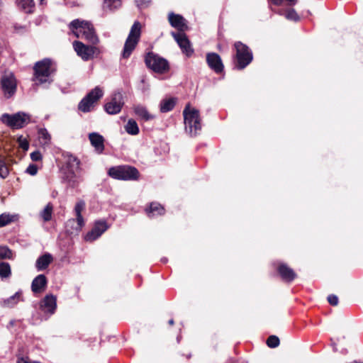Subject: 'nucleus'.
Returning a JSON list of instances; mask_svg holds the SVG:
<instances>
[{"instance_id": "1", "label": "nucleus", "mask_w": 363, "mask_h": 363, "mask_svg": "<svg viewBox=\"0 0 363 363\" xmlns=\"http://www.w3.org/2000/svg\"><path fill=\"white\" fill-rule=\"evenodd\" d=\"M69 28L77 38L86 40L92 44H96L99 41L94 27L89 21L74 20L70 23Z\"/></svg>"}, {"instance_id": "2", "label": "nucleus", "mask_w": 363, "mask_h": 363, "mask_svg": "<svg viewBox=\"0 0 363 363\" xmlns=\"http://www.w3.org/2000/svg\"><path fill=\"white\" fill-rule=\"evenodd\" d=\"M183 116L185 131L191 136L197 135L202 127L199 111L187 104L183 111Z\"/></svg>"}, {"instance_id": "3", "label": "nucleus", "mask_w": 363, "mask_h": 363, "mask_svg": "<svg viewBox=\"0 0 363 363\" xmlns=\"http://www.w3.org/2000/svg\"><path fill=\"white\" fill-rule=\"evenodd\" d=\"M0 121L12 129H20L30 123V116L22 111L13 114L4 113L1 116Z\"/></svg>"}, {"instance_id": "4", "label": "nucleus", "mask_w": 363, "mask_h": 363, "mask_svg": "<svg viewBox=\"0 0 363 363\" xmlns=\"http://www.w3.org/2000/svg\"><path fill=\"white\" fill-rule=\"evenodd\" d=\"M141 28V24L138 21H135L132 26L122 52L123 58H128L135 50L140 38Z\"/></svg>"}, {"instance_id": "5", "label": "nucleus", "mask_w": 363, "mask_h": 363, "mask_svg": "<svg viewBox=\"0 0 363 363\" xmlns=\"http://www.w3.org/2000/svg\"><path fill=\"white\" fill-rule=\"evenodd\" d=\"M104 96V90L99 86H96L91 90L79 103L78 109L83 113L91 112L98 101Z\"/></svg>"}, {"instance_id": "6", "label": "nucleus", "mask_w": 363, "mask_h": 363, "mask_svg": "<svg viewBox=\"0 0 363 363\" xmlns=\"http://www.w3.org/2000/svg\"><path fill=\"white\" fill-rule=\"evenodd\" d=\"M234 47L236 51L235 67L242 69L252 62V53L246 45L240 41L235 43Z\"/></svg>"}, {"instance_id": "7", "label": "nucleus", "mask_w": 363, "mask_h": 363, "mask_svg": "<svg viewBox=\"0 0 363 363\" xmlns=\"http://www.w3.org/2000/svg\"><path fill=\"white\" fill-rule=\"evenodd\" d=\"M108 174L113 179L121 180H136L139 177V172L130 166H118L108 169Z\"/></svg>"}, {"instance_id": "8", "label": "nucleus", "mask_w": 363, "mask_h": 363, "mask_svg": "<svg viewBox=\"0 0 363 363\" xmlns=\"http://www.w3.org/2000/svg\"><path fill=\"white\" fill-rule=\"evenodd\" d=\"M52 72L51 61L44 59L35 63L34 67V80L40 84L50 82V75Z\"/></svg>"}, {"instance_id": "9", "label": "nucleus", "mask_w": 363, "mask_h": 363, "mask_svg": "<svg viewBox=\"0 0 363 363\" xmlns=\"http://www.w3.org/2000/svg\"><path fill=\"white\" fill-rule=\"evenodd\" d=\"M147 66L157 73H164L169 69L167 60L153 53H148L145 57Z\"/></svg>"}, {"instance_id": "10", "label": "nucleus", "mask_w": 363, "mask_h": 363, "mask_svg": "<svg viewBox=\"0 0 363 363\" xmlns=\"http://www.w3.org/2000/svg\"><path fill=\"white\" fill-rule=\"evenodd\" d=\"M73 47L77 54L84 61L89 60L99 54L97 48L86 45L80 41H74Z\"/></svg>"}, {"instance_id": "11", "label": "nucleus", "mask_w": 363, "mask_h": 363, "mask_svg": "<svg viewBox=\"0 0 363 363\" xmlns=\"http://www.w3.org/2000/svg\"><path fill=\"white\" fill-rule=\"evenodd\" d=\"M124 105L123 94L120 91L113 93L111 99L104 105V109L108 114L118 113Z\"/></svg>"}, {"instance_id": "12", "label": "nucleus", "mask_w": 363, "mask_h": 363, "mask_svg": "<svg viewBox=\"0 0 363 363\" xmlns=\"http://www.w3.org/2000/svg\"><path fill=\"white\" fill-rule=\"evenodd\" d=\"M79 160L73 155H68L67 159V167L70 169V172L66 176V179L69 185L72 187H75L79 184V180L74 174V171L79 167Z\"/></svg>"}, {"instance_id": "13", "label": "nucleus", "mask_w": 363, "mask_h": 363, "mask_svg": "<svg viewBox=\"0 0 363 363\" xmlns=\"http://www.w3.org/2000/svg\"><path fill=\"white\" fill-rule=\"evenodd\" d=\"M57 308V298L52 294L46 295L40 302V309L47 317L54 314Z\"/></svg>"}, {"instance_id": "14", "label": "nucleus", "mask_w": 363, "mask_h": 363, "mask_svg": "<svg viewBox=\"0 0 363 363\" xmlns=\"http://www.w3.org/2000/svg\"><path fill=\"white\" fill-rule=\"evenodd\" d=\"M172 35L174 37L184 53L187 56H190L193 53L194 50L191 48L190 42L184 33L172 32Z\"/></svg>"}, {"instance_id": "15", "label": "nucleus", "mask_w": 363, "mask_h": 363, "mask_svg": "<svg viewBox=\"0 0 363 363\" xmlns=\"http://www.w3.org/2000/svg\"><path fill=\"white\" fill-rule=\"evenodd\" d=\"M107 229L108 225L106 221H97L92 230L86 235L85 240L89 242L94 241L99 238Z\"/></svg>"}, {"instance_id": "16", "label": "nucleus", "mask_w": 363, "mask_h": 363, "mask_svg": "<svg viewBox=\"0 0 363 363\" xmlns=\"http://www.w3.org/2000/svg\"><path fill=\"white\" fill-rule=\"evenodd\" d=\"M1 86L5 96L7 98L11 97L16 89V82L13 74L5 76L1 80Z\"/></svg>"}, {"instance_id": "17", "label": "nucleus", "mask_w": 363, "mask_h": 363, "mask_svg": "<svg viewBox=\"0 0 363 363\" xmlns=\"http://www.w3.org/2000/svg\"><path fill=\"white\" fill-rule=\"evenodd\" d=\"M206 61L210 68L214 70L216 73H220L223 71V65L218 54L214 52L208 53L206 55Z\"/></svg>"}, {"instance_id": "18", "label": "nucleus", "mask_w": 363, "mask_h": 363, "mask_svg": "<svg viewBox=\"0 0 363 363\" xmlns=\"http://www.w3.org/2000/svg\"><path fill=\"white\" fill-rule=\"evenodd\" d=\"M48 280L44 274L38 275L32 281L31 289L33 293H42L47 286Z\"/></svg>"}, {"instance_id": "19", "label": "nucleus", "mask_w": 363, "mask_h": 363, "mask_svg": "<svg viewBox=\"0 0 363 363\" xmlns=\"http://www.w3.org/2000/svg\"><path fill=\"white\" fill-rule=\"evenodd\" d=\"M168 19L171 26L179 31H184L187 28L185 19L179 14L170 13Z\"/></svg>"}, {"instance_id": "20", "label": "nucleus", "mask_w": 363, "mask_h": 363, "mask_svg": "<svg viewBox=\"0 0 363 363\" xmlns=\"http://www.w3.org/2000/svg\"><path fill=\"white\" fill-rule=\"evenodd\" d=\"M89 139L91 145L95 148V150L98 153H101L104 150V137L97 133H91L89 135Z\"/></svg>"}, {"instance_id": "21", "label": "nucleus", "mask_w": 363, "mask_h": 363, "mask_svg": "<svg viewBox=\"0 0 363 363\" xmlns=\"http://www.w3.org/2000/svg\"><path fill=\"white\" fill-rule=\"evenodd\" d=\"M278 271L281 278L286 281H291L296 277L294 270L285 264H281L278 267Z\"/></svg>"}, {"instance_id": "22", "label": "nucleus", "mask_w": 363, "mask_h": 363, "mask_svg": "<svg viewBox=\"0 0 363 363\" xmlns=\"http://www.w3.org/2000/svg\"><path fill=\"white\" fill-rule=\"evenodd\" d=\"M52 260V256L50 253H45L38 258L35 262V267L38 271L44 270L48 268Z\"/></svg>"}, {"instance_id": "23", "label": "nucleus", "mask_w": 363, "mask_h": 363, "mask_svg": "<svg viewBox=\"0 0 363 363\" xmlns=\"http://www.w3.org/2000/svg\"><path fill=\"white\" fill-rule=\"evenodd\" d=\"M135 113L145 121H147L154 118V116L149 113L147 108L141 105H137L134 107Z\"/></svg>"}, {"instance_id": "24", "label": "nucleus", "mask_w": 363, "mask_h": 363, "mask_svg": "<svg viewBox=\"0 0 363 363\" xmlns=\"http://www.w3.org/2000/svg\"><path fill=\"white\" fill-rule=\"evenodd\" d=\"M147 214L149 217H155L162 215L164 213V208L158 203H152L149 208L146 209Z\"/></svg>"}, {"instance_id": "25", "label": "nucleus", "mask_w": 363, "mask_h": 363, "mask_svg": "<svg viewBox=\"0 0 363 363\" xmlns=\"http://www.w3.org/2000/svg\"><path fill=\"white\" fill-rule=\"evenodd\" d=\"M17 5L20 9L28 13H32L35 7L33 0H17Z\"/></svg>"}, {"instance_id": "26", "label": "nucleus", "mask_w": 363, "mask_h": 363, "mask_svg": "<svg viewBox=\"0 0 363 363\" xmlns=\"http://www.w3.org/2000/svg\"><path fill=\"white\" fill-rule=\"evenodd\" d=\"M21 300V292L18 291L14 295L4 299L2 306L4 307L11 308L16 305Z\"/></svg>"}, {"instance_id": "27", "label": "nucleus", "mask_w": 363, "mask_h": 363, "mask_svg": "<svg viewBox=\"0 0 363 363\" xmlns=\"http://www.w3.org/2000/svg\"><path fill=\"white\" fill-rule=\"evenodd\" d=\"M278 13L281 16H284L287 20L298 21L300 19L299 16L297 14L294 9H289L287 10H279Z\"/></svg>"}, {"instance_id": "28", "label": "nucleus", "mask_w": 363, "mask_h": 363, "mask_svg": "<svg viewBox=\"0 0 363 363\" xmlns=\"http://www.w3.org/2000/svg\"><path fill=\"white\" fill-rule=\"evenodd\" d=\"M38 134L39 142L43 146H46L50 144L51 136L45 128H40Z\"/></svg>"}, {"instance_id": "29", "label": "nucleus", "mask_w": 363, "mask_h": 363, "mask_svg": "<svg viewBox=\"0 0 363 363\" xmlns=\"http://www.w3.org/2000/svg\"><path fill=\"white\" fill-rule=\"evenodd\" d=\"M53 212V205L51 203H48L45 208L40 211V216L44 222L50 221L52 218Z\"/></svg>"}, {"instance_id": "30", "label": "nucleus", "mask_w": 363, "mask_h": 363, "mask_svg": "<svg viewBox=\"0 0 363 363\" xmlns=\"http://www.w3.org/2000/svg\"><path fill=\"white\" fill-rule=\"evenodd\" d=\"M176 104L175 99L173 98L166 99L160 103V111L166 113L173 109Z\"/></svg>"}, {"instance_id": "31", "label": "nucleus", "mask_w": 363, "mask_h": 363, "mask_svg": "<svg viewBox=\"0 0 363 363\" xmlns=\"http://www.w3.org/2000/svg\"><path fill=\"white\" fill-rule=\"evenodd\" d=\"M125 131L132 135H138L139 133V128L137 123L133 120L130 119L127 124L125 126Z\"/></svg>"}, {"instance_id": "32", "label": "nucleus", "mask_w": 363, "mask_h": 363, "mask_svg": "<svg viewBox=\"0 0 363 363\" xmlns=\"http://www.w3.org/2000/svg\"><path fill=\"white\" fill-rule=\"evenodd\" d=\"M11 275V266L8 262H2L0 263V277L6 279Z\"/></svg>"}, {"instance_id": "33", "label": "nucleus", "mask_w": 363, "mask_h": 363, "mask_svg": "<svg viewBox=\"0 0 363 363\" xmlns=\"http://www.w3.org/2000/svg\"><path fill=\"white\" fill-rule=\"evenodd\" d=\"M13 258V252L12 251L6 246L0 245V259H12Z\"/></svg>"}, {"instance_id": "34", "label": "nucleus", "mask_w": 363, "mask_h": 363, "mask_svg": "<svg viewBox=\"0 0 363 363\" xmlns=\"http://www.w3.org/2000/svg\"><path fill=\"white\" fill-rule=\"evenodd\" d=\"M121 5V0H104V6L107 7L110 10H113L119 8Z\"/></svg>"}, {"instance_id": "35", "label": "nucleus", "mask_w": 363, "mask_h": 363, "mask_svg": "<svg viewBox=\"0 0 363 363\" xmlns=\"http://www.w3.org/2000/svg\"><path fill=\"white\" fill-rule=\"evenodd\" d=\"M13 216L6 213L0 215V228L4 227L13 221Z\"/></svg>"}, {"instance_id": "36", "label": "nucleus", "mask_w": 363, "mask_h": 363, "mask_svg": "<svg viewBox=\"0 0 363 363\" xmlns=\"http://www.w3.org/2000/svg\"><path fill=\"white\" fill-rule=\"evenodd\" d=\"M9 169L3 159L0 158V177L5 179L9 175Z\"/></svg>"}, {"instance_id": "37", "label": "nucleus", "mask_w": 363, "mask_h": 363, "mask_svg": "<svg viewBox=\"0 0 363 363\" xmlns=\"http://www.w3.org/2000/svg\"><path fill=\"white\" fill-rule=\"evenodd\" d=\"M267 345L271 348H275L279 345V339L277 336L271 335L267 340Z\"/></svg>"}, {"instance_id": "38", "label": "nucleus", "mask_w": 363, "mask_h": 363, "mask_svg": "<svg viewBox=\"0 0 363 363\" xmlns=\"http://www.w3.org/2000/svg\"><path fill=\"white\" fill-rule=\"evenodd\" d=\"M85 208V202L84 201H79L74 207L75 215H82V212Z\"/></svg>"}, {"instance_id": "39", "label": "nucleus", "mask_w": 363, "mask_h": 363, "mask_svg": "<svg viewBox=\"0 0 363 363\" xmlns=\"http://www.w3.org/2000/svg\"><path fill=\"white\" fill-rule=\"evenodd\" d=\"M76 221L77 225L76 227L77 230H80L82 228L84 225V220L82 215H76Z\"/></svg>"}, {"instance_id": "40", "label": "nucleus", "mask_w": 363, "mask_h": 363, "mask_svg": "<svg viewBox=\"0 0 363 363\" xmlns=\"http://www.w3.org/2000/svg\"><path fill=\"white\" fill-rule=\"evenodd\" d=\"M26 172L28 174H30V175H32V176H34V175H35V174H37V172H38V168H37V166H36V165H35V164H30V165L27 167V169H26Z\"/></svg>"}, {"instance_id": "41", "label": "nucleus", "mask_w": 363, "mask_h": 363, "mask_svg": "<svg viewBox=\"0 0 363 363\" xmlns=\"http://www.w3.org/2000/svg\"><path fill=\"white\" fill-rule=\"evenodd\" d=\"M328 301L330 304L333 306H337L338 303V298L334 294H330L328 296Z\"/></svg>"}, {"instance_id": "42", "label": "nucleus", "mask_w": 363, "mask_h": 363, "mask_svg": "<svg viewBox=\"0 0 363 363\" xmlns=\"http://www.w3.org/2000/svg\"><path fill=\"white\" fill-rule=\"evenodd\" d=\"M30 158L33 161H39L42 159L41 153L38 151L33 152L30 154Z\"/></svg>"}, {"instance_id": "43", "label": "nucleus", "mask_w": 363, "mask_h": 363, "mask_svg": "<svg viewBox=\"0 0 363 363\" xmlns=\"http://www.w3.org/2000/svg\"><path fill=\"white\" fill-rule=\"evenodd\" d=\"M135 3L139 8H143L146 6V4L149 0H135Z\"/></svg>"}, {"instance_id": "44", "label": "nucleus", "mask_w": 363, "mask_h": 363, "mask_svg": "<svg viewBox=\"0 0 363 363\" xmlns=\"http://www.w3.org/2000/svg\"><path fill=\"white\" fill-rule=\"evenodd\" d=\"M20 145L22 149L26 150L28 149V143L26 140L20 139Z\"/></svg>"}, {"instance_id": "45", "label": "nucleus", "mask_w": 363, "mask_h": 363, "mask_svg": "<svg viewBox=\"0 0 363 363\" xmlns=\"http://www.w3.org/2000/svg\"><path fill=\"white\" fill-rule=\"evenodd\" d=\"M17 363H40L38 362H30L27 358H18Z\"/></svg>"}, {"instance_id": "46", "label": "nucleus", "mask_w": 363, "mask_h": 363, "mask_svg": "<svg viewBox=\"0 0 363 363\" xmlns=\"http://www.w3.org/2000/svg\"><path fill=\"white\" fill-rule=\"evenodd\" d=\"M14 28L17 33H21L26 30V27L22 26H15Z\"/></svg>"}, {"instance_id": "47", "label": "nucleus", "mask_w": 363, "mask_h": 363, "mask_svg": "<svg viewBox=\"0 0 363 363\" xmlns=\"http://www.w3.org/2000/svg\"><path fill=\"white\" fill-rule=\"evenodd\" d=\"M274 4L279 6L282 4L283 0H270Z\"/></svg>"}, {"instance_id": "48", "label": "nucleus", "mask_w": 363, "mask_h": 363, "mask_svg": "<svg viewBox=\"0 0 363 363\" xmlns=\"http://www.w3.org/2000/svg\"><path fill=\"white\" fill-rule=\"evenodd\" d=\"M287 1L288 5L293 6L295 5L297 2V0H286Z\"/></svg>"}, {"instance_id": "49", "label": "nucleus", "mask_w": 363, "mask_h": 363, "mask_svg": "<svg viewBox=\"0 0 363 363\" xmlns=\"http://www.w3.org/2000/svg\"><path fill=\"white\" fill-rule=\"evenodd\" d=\"M169 325H172L174 324V320H173V319H170V320H169Z\"/></svg>"}, {"instance_id": "50", "label": "nucleus", "mask_w": 363, "mask_h": 363, "mask_svg": "<svg viewBox=\"0 0 363 363\" xmlns=\"http://www.w3.org/2000/svg\"><path fill=\"white\" fill-rule=\"evenodd\" d=\"M351 363H363V362L354 361V362H351Z\"/></svg>"}, {"instance_id": "51", "label": "nucleus", "mask_w": 363, "mask_h": 363, "mask_svg": "<svg viewBox=\"0 0 363 363\" xmlns=\"http://www.w3.org/2000/svg\"><path fill=\"white\" fill-rule=\"evenodd\" d=\"M69 223H74V219L70 220H69Z\"/></svg>"}, {"instance_id": "52", "label": "nucleus", "mask_w": 363, "mask_h": 363, "mask_svg": "<svg viewBox=\"0 0 363 363\" xmlns=\"http://www.w3.org/2000/svg\"><path fill=\"white\" fill-rule=\"evenodd\" d=\"M45 1V0H40V4H43V1Z\"/></svg>"}]
</instances>
